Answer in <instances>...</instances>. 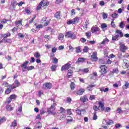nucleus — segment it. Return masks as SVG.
Returning a JSON list of instances; mask_svg holds the SVG:
<instances>
[{"instance_id":"nucleus-1","label":"nucleus","mask_w":129,"mask_h":129,"mask_svg":"<svg viewBox=\"0 0 129 129\" xmlns=\"http://www.w3.org/2000/svg\"><path fill=\"white\" fill-rule=\"evenodd\" d=\"M122 37H123V34L121 30L117 29L115 31L114 35H112V41L115 42V41H118V40H119V38H122Z\"/></svg>"},{"instance_id":"nucleus-2","label":"nucleus","mask_w":129,"mask_h":129,"mask_svg":"<svg viewBox=\"0 0 129 129\" xmlns=\"http://www.w3.org/2000/svg\"><path fill=\"white\" fill-rule=\"evenodd\" d=\"M100 68L101 69V74L100 75V76H104V74H106L107 73V71H106V69H107V67L105 66V65H101L100 67Z\"/></svg>"},{"instance_id":"nucleus-3","label":"nucleus","mask_w":129,"mask_h":129,"mask_svg":"<svg viewBox=\"0 0 129 129\" xmlns=\"http://www.w3.org/2000/svg\"><path fill=\"white\" fill-rule=\"evenodd\" d=\"M8 88L5 91L6 94H10L12 92L13 89H15V87L14 85H9L8 87Z\"/></svg>"},{"instance_id":"nucleus-4","label":"nucleus","mask_w":129,"mask_h":129,"mask_svg":"<svg viewBox=\"0 0 129 129\" xmlns=\"http://www.w3.org/2000/svg\"><path fill=\"white\" fill-rule=\"evenodd\" d=\"M91 31L93 33H96L98 35H99V34H100V29H99V28L96 26L92 27L91 28Z\"/></svg>"},{"instance_id":"nucleus-5","label":"nucleus","mask_w":129,"mask_h":129,"mask_svg":"<svg viewBox=\"0 0 129 129\" xmlns=\"http://www.w3.org/2000/svg\"><path fill=\"white\" fill-rule=\"evenodd\" d=\"M64 37H67L68 38H71V39H76V36L73 34L72 33V32L71 31H68L66 33V35H64Z\"/></svg>"},{"instance_id":"nucleus-6","label":"nucleus","mask_w":129,"mask_h":129,"mask_svg":"<svg viewBox=\"0 0 129 129\" xmlns=\"http://www.w3.org/2000/svg\"><path fill=\"white\" fill-rule=\"evenodd\" d=\"M77 23H78V18L76 17L73 20H70L68 21L67 24V25H71L72 24H74V25H75V24H77Z\"/></svg>"},{"instance_id":"nucleus-7","label":"nucleus","mask_w":129,"mask_h":129,"mask_svg":"<svg viewBox=\"0 0 129 129\" xmlns=\"http://www.w3.org/2000/svg\"><path fill=\"white\" fill-rule=\"evenodd\" d=\"M91 59L92 61H98V57H97V52L95 51L93 53L92 55L91 56Z\"/></svg>"},{"instance_id":"nucleus-8","label":"nucleus","mask_w":129,"mask_h":129,"mask_svg":"<svg viewBox=\"0 0 129 129\" xmlns=\"http://www.w3.org/2000/svg\"><path fill=\"white\" fill-rule=\"evenodd\" d=\"M43 87L45 89H51L52 88V83H45L43 84Z\"/></svg>"},{"instance_id":"nucleus-9","label":"nucleus","mask_w":129,"mask_h":129,"mask_svg":"<svg viewBox=\"0 0 129 129\" xmlns=\"http://www.w3.org/2000/svg\"><path fill=\"white\" fill-rule=\"evenodd\" d=\"M69 67H71V64L67 63L61 67V71H63V70H68Z\"/></svg>"},{"instance_id":"nucleus-10","label":"nucleus","mask_w":129,"mask_h":129,"mask_svg":"<svg viewBox=\"0 0 129 129\" xmlns=\"http://www.w3.org/2000/svg\"><path fill=\"white\" fill-rule=\"evenodd\" d=\"M127 48H126V46L124 44H120V50L121 52H125V50H127Z\"/></svg>"},{"instance_id":"nucleus-11","label":"nucleus","mask_w":129,"mask_h":129,"mask_svg":"<svg viewBox=\"0 0 129 129\" xmlns=\"http://www.w3.org/2000/svg\"><path fill=\"white\" fill-rule=\"evenodd\" d=\"M28 64H29V61H26L24 62V63L21 65V67L22 68L23 67V68L22 69V70L23 72H25V69H27V68H28L27 67V65H28Z\"/></svg>"},{"instance_id":"nucleus-12","label":"nucleus","mask_w":129,"mask_h":129,"mask_svg":"<svg viewBox=\"0 0 129 129\" xmlns=\"http://www.w3.org/2000/svg\"><path fill=\"white\" fill-rule=\"evenodd\" d=\"M98 104H99V108H101V110H102V111H103L104 110V105L103 104V103H102V102L101 101H99L98 102Z\"/></svg>"},{"instance_id":"nucleus-13","label":"nucleus","mask_w":129,"mask_h":129,"mask_svg":"<svg viewBox=\"0 0 129 129\" xmlns=\"http://www.w3.org/2000/svg\"><path fill=\"white\" fill-rule=\"evenodd\" d=\"M55 110V107L53 105H51L50 108L48 109V113H50L51 114H53V111Z\"/></svg>"},{"instance_id":"nucleus-14","label":"nucleus","mask_w":129,"mask_h":129,"mask_svg":"<svg viewBox=\"0 0 129 129\" xmlns=\"http://www.w3.org/2000/svg\"><path fill=\"white\" fill-rule=\"evenodd\" d=\"M85 91V90H84V89L81 88L77 92V94L78 95H82Z\"/></svg>"},{"instance_id":"nucleus-15","label":"nucleus","mask_w":129,"mask_h":129,"mask_svg":"<svg viewBox=\"0 0 129 129\" xmlns=\"http://www.w3.org/2000/svg\"><path fill=\"white\" fill-rule=\"evenodd\" d=\"M23 22V19H20L19 21H16L15 22V24L16 25V26H17L18 27H19V26H21V28H22V27H23V24H22V22Z\"/></svg>"},{"instance_id":"nucleus-16","label":"nucleus","mask_w":129,"mask_h":129,"mask_svg":"<svg viewBox=\"0 0 129 129\" xmlns=\"http://www.w3.org/2000/svg\"><path fill=\"white\" fill-rule=\"evenodd\" d=\"M23 110V105L22 104H20V106L18 107V109L16 111V113L17 114H20L21 112H22Z\"/></svg>"},{"instance_id":"nucleus-17","label":"nucleus","mask_w":129,"mask_h":129,"mask_svg":"<svg viewBox=\"0 0 129 129\" xmlns=\"http://www.w3.org/2000/svg\"><path fill=\"white\" fill-rule=\"evenodd\" d=\"M14 84H15V86L13 85V87H15V88H16V87H19V86H21V83L18 80H16L14 82Z\"/></svg>"},{"instance_id":"nucleus-18","label":"nucleus","mask_w":129,"mask_h":129,"mask_svg":"<svg viewBox=\"0 0 129 129\" xmlns=\"http://www.w3.org/2000/svg\"><path fill=\"white\" fill-rule=\"evenodd\" d=\"M60 17H61V14L59 11H58L54 14V18L56 19H60Z\"/></svg>"},{"instance_id":"nucleus-19","label":"nucleus","mask_w":129,"mask_h":129,"mask_svg":"<svg viewBox=\"0 0 129 129\" xmlns=\"http://www.w3.org/2000/svg\"><path fill=\"white\" fill-rule=\"evenodd\" d=\"M80 100L82 101V102H86L87 100H88V99H87V96L85 95L80 98Z\"/></svg>"},{"instance_id":"nucleus-20","label":"nucleus","mask_w":129,"mask_h":129,"mask_svg":"<svg viewBox=\"0 0 129 129\" xmlns=\"http://www.w3.org/2000/svg\"><path fill=\"white\" fill-rule=\"evenodd\" d=\"M93 87H95V85H90L87 87V89L88 91H92V89Z\"/></svg>"},{"instance_id":"nucleus-21","label":"nucleus","mask_w":129,"mask_h":129,"mask_svg":"<svg viewBox=\"0 0 129 129\" xmlns=\"http://www.w3.org/2000/svg\"><path fill=\"white\" fill-rule=\"evenodd\" d=\"M41 2H43V7H48V5H49V2H48L46 0H42Z\"/></svg>"},{"instance_id":"nucleus-22","label":"nucleus","mask_w":129,"mask_h":129,"mask_svg":"<svg viewBox=\"0 0 129 129\" xmlns=\"http://www.w3.org/2000/svg\"><path fill=\"white\" fill-rule=\"evenodd\" d=\"M100 91H103L104 92H107L108 90H109V89L108 88H105L102 87L100 88Z\"/></svg>"},{"instance_id":"nucleus-23","label":"nucleus","mask_w":129,"mask_h":129,"mask_svg":"<svg viewBox=\"0 0 129 129\" xmlns=\"http://www.w3.org/2000/svg\"><path fill=\"white\" fill-rule=\"evenodd\" d=\"M129 87V83L127 82H125L124 86H123V89H127Z\"/></svg>"},{"instance_id":"nucleus-24","label":"nucleus","mask_w":129,"mask_h":129,"mask_svg":"<svg viewBox=\"0 0 129 129\" xmlns=\"http://www.w3.org/2000/svg\"><path fill=\"white\" fill-rule=\"evenodd\" d=\"M101 28L103 30H106V28H107V25L105 23H103L101 25Z\"/></svg>"},{"instance_id":"nucleus-25","label":"nucleus","mask_w":129,"mask_h":129,"mask_svg":"<svg viewBox=\"0 0 129 129\" xmlns=\"http://www.w3.org/2000/svg\"><path fill=\"white\" fill-rule=\"evenodd\" d=\"M50 69H51V71H52V72L56 71V70L57 69V66H56V65H52Z\"/></svg>"},{"instance_id":"nucleus-26","label":"nucleus","mask_w":129,"mask_h":129,"mask_svg":"<svg viewBox=\"0 0 129 129\" xmlns=\"http://www.w3.org/2000/svg\"><path fill=\"white\" fill-rule=\"evenodd\" d=\"M109 40L107 38H105L103 39V40L101 42L100 44L101 45H104L105 44V43H107V42H109Z\"/></svg>"},{"instance_id":"nucleus-27","label":"nucleus","mask_w":129,"mask_h":129,"mask_svg":"<svg viewBox=\"0 0 129 129\" xmlns=\"http://www.w3.org/2000/svg\"><path fill=\"white\" fill-rule=\"evenodd\" d=\"M68 72V78H71V76H72V73H73V72L71 70H69Z\"/></svg>"},{"instance_id":"nucleus-28","label":"nucleus","mask_w":129,"mask_h":129,"mask_svg":"<svg viewBox=\"0 0 129 129\" xmlns=\"http://www.w3.org/2000/svg\"><path fill=\"white\" fill-rule=\"evenodd\" d=\"M36 127H37V128H41L42 127V123L40 122L36 123Z\"/></svg>"},{"instance_id":"nucleus-29","label":"nucleus","mask_w":129,"mask_h":129,"mask_svg":"<svg viewBox=\"0 0 129 129\" xmlns=\"http://www.w3.org/2000/svg\"><path fill=\"white\" fill-rule=\"evenodd\" d=\"M70 87L71 90H74V89L75 88V83H74V82H72L70 85Z\"/></svg>"},{"instance_id":"nucleus-30","label":"nucleus","mask_w":129,"mask_h":129,"mask_svg":"<svg viewBox=\"0 0 129 129\" xmlns=\"http://www.w3.org/2000/svg\"><path fill=\"white\" fill-rule=\"evenodd\" d=\"M17 125H18V124L17 123V120H14L13 122H12V124L11 125V126H17Z\"/></svg>"},{"instance_id":"nucleus-31","label":"nucleus","mask_w":129,"mask_h":129,"mask_svg":"<svg viewBox=\"0 0 129 129\" xmlns=\"http://www.w3.org/2000/svg\"><path fill=\"white\" fill-rule=\"evenodd\" d=\"M58 38L59 40H60V41H62L63 38H64V35H63L62 33H60L59 34Z\"/></svg>"},{"instance_id":"nucleus-32","label":"nucleus","mask_w":129,"mask_h":129,"mask_svg":"<svg viewBox=\"0 0 129 129\" xmlns=\"http://www.w3.org/2000/svg\"><path fill=\"white\" fill-rule=\"evenodd\" d=\"M42 6H43V1H41L39 3V5L37 7V10H41V8H42Z\"/></svg>"},{"instance_id":"nucleus-33","label":"nucleus","mask_w":129,"mask_h":129,"mask_svg":"<svg viewBox=\"0 0 129 129\" xmlns=\"http://www.w3.org/2000/svg\"><path fill=\"white\" fill-rule=\"evenodd\" d=\"M79 71H81V72H83V73H88L89 70L88 69H85L83 70H80Z\"/></svg>"},{"instance_id":"nucleus-34","label":"nucleus","mask_w":129,"mask_h":129,"mask_svg":"<svg viewBox=\"0 0 129 129\" xmlns=\"http://www.w3.org/2000/svg\"><path fill=\"white\" fill-rule=\"evenodd\" d=\"M6 108H7V110H9V111H11V110H13V109H14V107H13L10 105H8L6 107Z\"/></svg>"},{"instance_id":"nucleus-35","label":"nucleus","mask_w":129,"mask_h":129,"mask_svg":"<svg viewBox=\"0 0 129 129\" xmlns=\"http://www.w3.org/2000/svg\"><path fill=\"white\" fill-rule=\"evenodd\" d=\"M65 109H64L63 107H60L59 109V112L60 113H65Z\"/></svg>"},{"instance_id":"nucleus-36","label":"nucleus","mask_w":129,"mask_h":129,"mask_svg":"<svg viewBox=\"0 0 129 129\" xmlns=\"http://www.w3.org/2000/svg\"><path fill=\"white\" fill-rule=\"evenodd\" d=\"M117 111V113H122V112H123V111H122V110H121V108L120 107H118L116 110Z\"/></svg>"},{"instance_id":"nucleus-37","label":"nucleus","mask_w":129,"mask_h":129,"mask_svg":"<svg viewBox=\"0 0 129 129\" xmlns=\"http://www.w3.org/2000/svg\"><path fill=\"white\" fill-rule=\"evenodd\" d=\"M97 112H94L93 114L94 116L93 117V120H96L97 119V115H96Z\"/></svg>"},{"instance_id":"nucleus-38","label":"nucleus","mask_w":129,"mask_h":129,"mask_svg":"<svg viewBox=\"0 0 129 129\" xmlns=\"http://www.w3.org/2000/svg\"><path fill=\"white\" fill-rule=\"evenodd\" d=\"M88 50H89V48L87 46H85L83 51L84 53H87V52H88Z\"/></svg>"},{"instance_id":"nucleus-39","label":"nucleus","mask_w":129,"mask_h":129,"mask_svg":"<svg viewBox=\"0 0 129 129\" xmlns=\"http://www.w3.org/2000/svg\"><path fill=\"white\" fill-rule=\"evenodd\" d=\"M12 99L10 97L7 99L6 104H9L12 102Z\"/></svg>"},{"instance_id":"nucleus-40","label":"nucleus","mask_w":129,"mask_h":129,"mask_svg":"<svg viewBox=\"0 0 129 129\" xmlns=\"http://www.w3.org/2000/svg\"><path fill=\"white\" fill-rule=\"evenodd\" d=\"M35 67L31 66L30 67H27V68H26L27 70H28V71H30V70H33V69H34Z\"/></svg>"},{"instance_id":"nucleus-41","label":"nucleus","mask_w":129,"mask_h":129,"mask_svg":"<svg viewBox=\"0 0 129 129\" xmlns=\"http://www.w3.org/2000/svg\"><path fill=\"white\" fill-rule=\"evenodd\" d=\"M34 56L35 57V58H39L41 56V55L40 54V53H39L38 52H35L34 54Z\"/></svg>"},{"instance_id":"nucleus-42","label":"nucleus","mask_w":129,"mask_h":129,"mask_svg":"<svg viewBox=\"0 0 129 129\" xmlns=\"http://www.w3.org/2000/svg\"><path fill=\"white\" fill-rule=\"evenodd\" d=\"M112 120H109L108 121H106V123L107 125H111L112 124Z\"/></svg>"},{"instance_id":"nucleus-43","label":"nucleus","mask_w":129,"mask_h":129,"mask_svg":"<svg viewBox=\"0 0 129 129\" xmlns=\"http://www.w3.org/2000/svg\"><path fill=\"white\" fill-rule=\"evenodd\" d=\"M93 109H94V112H96L97 111V110H98L99 109V107H97V106L94 105L93 108Z\"/></svg>"},{"instance_id":"nucleus-44","label":"nucleus","mask_w":129,"mask_h":129,"mask_svg":"<svg viewBox=\"0 0 129 129\" xmlns=\"http://www.w3.org/2000/svg\"><path fill=\"white\" fill-rule=\"evenodd\" d=\"M123 26H124V23H123V21H122L120 23L119 27L120 28H121V29H123L124 28V27H123Z\"/></svg>"},{"instance_id":"nucleus-45","label":"nucleus","mask_w":129,"mask_h":129,"mask_svg":"<svg viewBox=\"0 0 129 129\" xmlns=\"http://www.w3.org/2000/svg\"><path fill=\"white\" fill-rule=\"evenodd\" d=\"M85 60V58H83V57H79L78 59V62H84V61Z\"/></svg>"},{"instance_id":"nucleus-46","label":"nucleus","mask_w":129,"mask_h":129,"mask_svg":"<svg viewBox=\"0 0 129 129\" xmlns=\"http://www.w3.org/2000/svg\"><path fill=\"white\" fill-rule=\"evenodd\" d=\"M86 36L87 37L88 39H89V38L91 37V33L90 32L86 33Z\"/></svg>"},{"instance_id":"nucleus-47","label":"nucleus","mask_w":129,"mask_h":129,"mask_svg":"<svg viewBox=\"0 0 129 129\" xmlns=\"http://www.w3.org/2000/svg\"><path fill=\"white\" fill-rule=\"evenodd\" d=\"M76 112H77V114H78L79 115H80V116H81V115H82V114H81V110H80L79 109H77L76 110Z\"/></svg>"},{"instance_id":"nucleus-48","label":"nucleus","mask_w":129,"mask_h":129,"mask_svg":"<svg viewBox=\"0 0 129 129\" xmlns=\"http://www.w3.org/2000/svg\"><path fill=\"white\" fill-rule=\"evenodd\" d=\"M7 120V119H6V117H3L1 119H0V124L1 123H3V122H5Z\"/></svg>"},{"instance_id":"nucleus-49","label":"nucleus","mask_w":129,"mask_h":129,"mask_svg":"<svg viewBox=\"0 0 129 129\" xmlns=\"http://www.w3.org/2000/svg\"><path fill=\"white\" fill-rule=\"evenodd\" d=\"M86 112V110L85 109H81V113L82 115L81 116H83L84 115V114Z\"/></svg>"},{"instance_id":"nucleus-50","label":"nucleus","mask_w":129,"mask_h":129,"mask_svg":"<svg viewBox=\"0 0 129 129\" xmlns=\"http://www.w3.org/2000/svg\"><path fill=\"white\" fill-rule=\"evenodd\" d=\"M103 20H106L107 19V14L106 13H103Z\"/></svg>"},{"instance_id":"nucleus-51","label":"nucleus","mask_w":129,"mask_h":129,"mask_svg":"<svg viewBox=\"0 0 129 129\" xmlns=\"http://www.w3.org/2000/svg\"><path fill=\"white\" fill-rule=\"evenodd\" d=\"M9 85V84L7 82H4L2 84V86H5V87H8Z\"/></svg>"},{"instance_id":"nucleus-52","label":"nucleus","mask_w":129,"mask_h":129,"mask_svg":"<svg viewBox=\"0 0 129 129\" xmlns=\"http://www.w3.org/2000/svg\"><path fill=\"white\" fill-rule=\"evenodd\" d=\"M88 25H89V20H87L84 25L86 29L87 28V26H88Z\"/></svg>"},{"instance_id":"nucleus-53","label":"nucleus","mask_w":129,"mask_h":129,"mask_svg":"<svg viewBox=\"0 0 129 129\" xmlns=\"http://www.w3.org/2000/svg\"><path fill=\"white\" fill-rule=\"evenodd\" d=\"M52 59L53 60L54 64H57V63H58V59H57V58L53 57Z\"/></svg>"},{"instance_id":"nucleus-54","label":"nucleus","mask_w":129,"mask_h":129,"mask_svg":"<svg viewBox=\"0 0 129 129\" xmlns=\"http://www.w3.org/2000/svg\"><path fill=\"white\" fill-rule=\"evenodd\" d=\"M35 19H36V15H34L33 18H32V19L29 21V24H32V23H33V22L34 21V20H35Z\"/></svg>"},{"instance_id":"nucleus-55","label":"nucleus","mask_w":129,"mask_h":129,"mask_svg":"<svg viewBox=\"0 0 129 129\" xmlns=\"http://www.w3.org/2000/svg\"><path fill=\"white\" fill-rule=\"evenodd\" d=\"M76 51L77 53H80L81 52V50L80 49V47H78L76 48Z\"/></svg>"},{"instance_id":"nucleus-56","label":"nucleus","mask_w":129,"mask_h":129,"mask_svg":"<svg viewBox=\"0 0 129 129\" xmlns=\"http://www.w3.org/2000/svg\"><path fill=\"white\" fill-rule=\"evenodd\" d=\"M104 110L105 112H108L109 111H110V108L107 107Z\"/></svg>"},{"instance_id":"nucleus-57","label":"nucleus","mask_w":129,"mask_h":129,"mask_svg":"<svg viewBox=\"0 0 129 129\" xmlns=\"http://www.w3.org/2000/svg\"><path fill=\"white\" fill-rule=\"evenodd\" d=\"M36 29H42V28H43V26L41 24L37 25L36 26Z\"/></svg>"},{"instance_id":"nucleus-58","label":"nucleus","mask_w":129,"mask_h":129,"mask_svg":"<svg viewBox=\"0 0 129 129\" xmlns=\"http://www.w3.org/2000/svg\"><path fill=\"white\" fill-rule=\"evenodd\" d=\"M57 51V48L56 47H53L51 50V52L52 53H56V51Z\"/></svg>"},{"instance_id":"nucleus-59","label":"nucleus","mask_w":129,"mask_h":129,"mask_svg":"<svg viewBox=\"0 0 129 129\" xmlns=\"http://www.w3.org/2000/svg\"><path fill=\"white\" fill-rule=\"evenodd\" d=\"M10 97L11 98H12V99H16V98L17 97V95H11Z\"/></svg>"},{"instance_id":"nucleus-60","label":"nucleus","mask_w":129,"mask_h":129,"mask_svg":"<svg viewBox=\"0 0 129 129\" xmlns=\"http://www.w3.org/2000/svg\"><path fill=\"white\" fill-rule=\"evenodd\" d=\"M111 17L113 19H115V18H116L117 17V14L116 13H114V14H112Z\"/></svg>"},{"instance_id":"nucleus-61","label":"nucleus","mask_w":129,"mask_h":129,"mask_svg":"<svg viewBox=\"0 0 129 129\" xmlns=\"http://www.w3.org/2000/svg\"><path fill=\"white\" fill-rule=\"evenodd\" d=\"M9 20H6V19H3L1 23L2 24H6L7 23V22H8Z\"/></svg>"},{"instance_id":"nucleus-62","label":"nucleus","mask_w":129,"mask_h":129,"mask_svg":"<svg viewBox=\"0 0 129 129\" xmlns=\"http://www.w3.org/2000/svg\"><path fill=\"white\" fill-rule=\"evenodd\" d=\"M120 126H121V125L119 123H117L115 125V127L116 128H118V127H120Z\"/></svg>"},{"instance_id":"nucleus-63","label":"nucleus","mask_w":129,"mask_h":129,"mask_svg":"<svg viewBox=\"0 0 129 129\" xmlns=\"http://www.w3.org/2000/svg\"><path fill=\"white\" fill-rule=\"evenodd\" d=\"M67 113H68V114H69L70 115L72 114V112H71V109H68Z\"/></svg>"},{"instance_id":"nucleus-64","label":"nucleus","mask_w":129,"mask_h":129,"mask_svg":"<svg viewBox=\"0 0 129 129\" xmlns=\"http://www.w3.org/2000/svg\"><path fill=\"white\" fill-rule=\"evenodd\" d=\"M100 6H103L105 5L104 1H102L100 2Z\"/></svg>"}]
</instances>
